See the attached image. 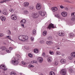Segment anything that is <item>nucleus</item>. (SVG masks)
Returning <instances> with one entry per match:
<instances>
[{
  "label": "nucleus",
  "instance_id": "4d7b16f0",
  "mask_svg": "<svg viewBox=\"0 0 75 75\" xmlns=\"http://www.w3.org/2000/svg\"><path fill=\"white\" fill-rule=\"evenodd\" d=\"M67 1V2H68V3H71V2H70V1Z\"/></svg>",
  "mask_w": 75,
  "mask_h": 75
},
{
  "label": "nucleus",
  "instance_id": "49530a36",
  "mask_svg": "<svg viewBox=\"0 0 75 75\" xmlns=\"http://www.w3.org/2000/svg\"><path fill=\"white\" fill-rule=\"evenodd\" d=\"M31 62L32 64H34V63H36V61H32Z\"/></svg>",
  "mask_w": 75,
  "mask_h": 75
},
{
  "label": "nucleus",
  "instance_id": "a211bd4d",
  "mask_svg": "<svg viewBox=\"0 0 75 75\" xmlns=\"http://www.w3.org/2000/svg\"><path fill=\"white\" fill-rule=\"evenodd\" d=\"M52 10L53 11H57L58 10V8L56 7H52Z\"/></svg>",
  "mask_w": 75,
  "mask_h": 75
},
{
  "label": "nucleus",
  "instance_id": "ea45409f",
  "mask_svg": "<svg viewBox=\"0 0 75 75\" xmlns=\"http://www.w3.org/2000/svg\"><path fill=\"white\" fill-rule=\"evenodd\" d=\"M9 11L11 12V13H13L14 11V10H13V9L12 8H11L10 10Z\"/></svg>",
  "mask_w": 75,
  "mask_h": 75
},
{
  "label": "nucleus",
  "instance_id": "f3484780",
  "mask_svg": "<svg viewBox=\"0 0 75 75\" xmlns=\"http://www.w3.org/2000/svg\"><path fill=\"white\" fill-rule=\"evenodd\" d=\"M0 18L2 21H5L6 20V17L5 16H1Z\"/></svg>",
  "mask_w": 75,
  "mask_h": 75
},
{
  "label": "nucleus",
  "instance_id": "2f4dec72",
  "mask_svg": "<svg viewBox=\"0 0 75 75\" xmlns=\"http://www.w3.org/2000/svg\"><path fill=\"white\" fill-rule=\"evenodd\" d=\"M47 34V32L46 31L44 30V31L43 32V35H44V36L46 35Z\"/></svg>",
  "mask_w": 75,
  "mask_h": 75
},
{
  "label": "nucleus",
  "instance_id": "b1692460",
  "mask_svg": "<svg viewBox=\"0 0 75 75\" xmlns=\"http://www.w3.org/2000/svg\"><path fill=\"white\" fill-rule=\"evenodd\" d=\"M3 14L4 15H7L8 13H7V11H6V10H5L4 11H3Z\"/></svg>",
  "mask_w": 75,
  "mask_h": 75
},
{
  "label": "nucleus",
  "instance_id": "f8f14e48",
  "mask_svg": "<svg viewBox=\"0 0 75 75\" xmlns=\"http://www.w3.org/2000/svg\"><path fill=\"white\" fill-rule=\"evenodd\" d=\"M55 28V26H54V25L53 24H52V23L50 24L48 27V28L50 30H51V28Z\"/></svg>",
  "mask_w": 75,
  "mask_h": 75
},
{
  "label": "nucleus",
  "instance_id": "aec40b11",
  "mask_svg": "<svg viewBox=\"0 0 75 75\" xmlns=\"http://www.w3.org/2000/svg\"><path fill=\"white\" fill-rule=\"evenodd\" d=\"M75 36L74 34L73 33H71L69 34V37L70 38L71 37H74Z\"/></svg>",
  "mask_w": 75,
  "mask_h": 75
},
{
  "label": "nucleus",
  "instance_id": "2eb2a0df",
  "mask_svg": "<svg viewBox=\"0 0 75 75\" xmlns=\"http://www.w3.org/2000/svg\"><path fill=\"white\" fill-rule=\"evenodd\" d=\"M37 59L38 62H40V63H41V62H42L43 61V58L41 57H38L37 58Z\"/></svg>",
  "mask_w": 75,
  "mask_h": 75
},
{
  "label": "nucleus",
  "instance_id": "ddd939ff",
  "mask_svg": "<svg viewBox=\"0 0 75 75\" xmlns=\"http://www.w3.org/2000/svg\"><path fill=\"white\" fill-rule=\"evenodd\" d=\"M29 5V3L28 2H24L23 4V6L25 7H28Z\"/></svg>",
  "mask_w": 75,
  "mask_h": 75
},
{
  "label": "nucleus",
  "instance_id": "bb28decb",
  "mask_svg": "<svg viewBox=\"0 0 75 75\" xmlns=\"http://www.w3.org/2000/svg\"><path fill=\"white\" fill-rule=\"evenodd\" d=\"M34 6L31 5L29 7V8L30 10H33L34 9Z\"/></svg>",
  "mask_w": 75,
  "mask_h": 75
},
{
  "label": "nucleus",
  "instance_id": "c756f323",
  "mask_svg": "<svg viewBox=\"0 0 75 75\" xmlns=\"http://www.w3.org/2000/svg\"><path fill=\"white\" fill-rule=\"evenodd\" d=\"M59 64V62H58V61H56L54 62V65H55V66L57 65H58Z\"/></svg>",
  "mask_w": 75,
  "mask_h": 75
},
{
  "label": "nucleus",
  "instance_id": "0eeeda50",
  "mask_svg": "<svg viewBox=\"0 0 75 75\" xmlns=\"http://www.w3.org/2000/svg\"><path fill=\"white\" fill-rule=\"evenodd\" d=\"M41 8V5L37 4L36 6V8L37 10H40V9Z\"/></svg>",
  "mask_w": 75,
  "mask_h": 75
},
{
  "label": "nucleus",
  "instance_id": "a19ab883",
  "mask_svg": "<svg viewBox=\"0 0 75 75\" xmlns=\"http://www.w3.org/2000/svg\"><path fill=\"white\" fill-rule=\"evenodd\" d=\"M28 55L29 57H33V54H28Z\"/></svg>",
  "mask_w": 75,
  "mask_h": 75
},
{
  "label": "nucleus",
  "instance_id": "bf43d9fd",
  "mask_svg": "<svg viewBox=\"0 0 75 75\" xmlns=\"http://www.w3.org/2000/svg\"><path fill=\"white\" fill-rule=\"evenodd\" d=\"M10 36H7L6 37V38H10Z\"/></svg>",
  "mask_w": 75,
  "mask_h": 75
},
{
  "label": "nucleus",
  "instance_id": "412c9836",
  "mask_svg": "<svg viewBox=\"0 0 75 75\" xmlns=\"http://www.w3.org/2000/svg\"><path fill=\"white\" fill-rule=\"evenodd\" d=\"M46 44L49 45H52L53 44V42L51 41H48L46 42Z\"/></svg>",
  "mask_w": 75,
  "mask_h": 75
},
{
  "label": "nucleus",
  "instance_id": "72a5a7b5",
  "mask_svg": "<svg viewBox=\"0 0 75 75\" xmlns=\"http://www.w3.org/2000/svg\"><path fill=\"white\" fill-rule=\"evenodd\" d=\"M23 13L25 14H28V11L27 10H25L24 11Z\"/></svg>",
  "mask_w": 75,
  "mask_h": 75
},
{
  "label": "nucleus",
  "instance_id": "6e6d98bb",
  "mask_svg": "<svg viewBox=\"0 0 75 75\" xmlns=\"http://www.w3.org/2000/svg\"><path fill=\"white\" fill-rule=\"evenodd\" d=\"M64 55L65 54H64L62 53V57H64Z\"/></svg>",
  "mask_w": 75,
  "mask_h": 75
},
{
  "label": "nucleus",
  "instance_id": "423d86ee",
  "mask_svg": "<svg viewBox=\"0 0 75 75\" xmlns=\"http://www.w3.org/2000/svg\"><path fill=\"white\" fill-rule=\"evenodd\" d=\"M13 47H10L9 48V50H8L7 49H6H6L4 50H6V52H7L8 53H10L11 52V51L12 50H13Z\"/></svg>",
  "mask_w": 75,
  "mask_h": 75
},
{
  "label": "nucleus",
  "instance_id": "58836bf2",
  "mask_svg": "<svg viewBox=\"0 0 75 75\" xmlns=\"http://www.w3.org/2000/svg\"><path fill=\"white\" fill-rule=\"evenodd\" d=\"M51 39H52V37L51 36H49L47 38V40H51Z\"/></svg>",
  "mask_w": 75,
  "mask_h": 75
},
{
  "label": "nucleus",
  "instance_id": "7ed1b4c3",
  "mask_svg": "<svg viewBox=\"0 0 75 75\" xmlns=\"http://www.w3.org/2000/svg\"><path fill=\"white\" fill-rule=\"evenodd\" d=\"M71 56H69L68 59L69 60H71L72 59L75 58V52H73L70 54Z\"/></svg>",
  "mask_w": 75,
  "mask_h": 75
},
{
  "label": "nucleus",
  "instance_id": "8fccbe9b",
  "mask_svg": "<svg viewBox=\"0 0 75 75\" xmlns=\"http://www.w3.org/2000/svg\"><path fill=\"white\" fill-rule=\"evenodd\" d=\"M11 31L10 30H8V34L9 35H11Z\"/></svg>",
  "mask_w": 75,
  "mask_h": 75
},
{
  "label": "nucleus",
  "instance_id": "a878e982",
  "mask_svg": "<svg viewBox=\"0 0 75 75\" xmlns=\"http://www.w3.org/2000/svg\"><path fill=\"white\" fill-rule=\"evenodd\" d=\"M11 0H4L3 1H1L0 2V3H3L4 2H6V1H10Z\"/></svg>",
  "mask_w": 75,
  "mask_h": 75
},
{
  "label": "nucleus",
  "instance_id": "79ce46f5",
  "mask_svg": "<svg viewBox=\"0 0 75 75\" xmlns=\"http://www.w3.org/2000/svg\"><path fill=\"white\" fill-rule=\"evenodd\" d=\"M72 21H75V18L74 17H72V18H71V19Z\"/></svg>",
  "mask_w": 75,
  "mask_h": 75
},
{
  "label": "nucleus",
  "instance_id": "6e6552de",
  "mask_svg": "<svg viewBox=\"0 0 75 75\" xmlns=\"http://www.w3.org/2000/svg\"><path fill=\"white\" fill-rule=\"evenodd\" d=\"M60 74L62 75H65L66 74V70L65 69H62L60 71Z\"/></svg>",
  "mask_w": 75,
  "mask_h": 75
},
{
  "label": "nucleus",
  "instance_id": "5701e85b",
  "mask_svg": "<svg viewBox=\"0 0 75 75\" xmlns=\"http://www.w3.org/2000/svg\"><path fill=\"white\" fill-rule=\"evenodd\" d=\"M35 34H36V30L34 29L32 31V35H35Z\"/></svg>",
  "mask_w": 75,
  "mask_h": 75
},
{
  "label": "nucleus",
  "instance_id": "37998d69",
  "mask_svg": "<svg viewBox=\"0 0 75 75\" xmlns=\"http://www.w3.org/2000/svg\"><path fill=\"white\" fill-rule=\"evenodd\" d=\"M22 64H23V65H25L26 64V63H25V62H24V61H22Z\"/></svg>",
  "mask_w": 75,
  "mask_h": 75
},
{
  "label": "nucleus",
  "instance_id": "cd10ccee",
  "mask_svg": "<svg viewBox=\"0 0 75 75\" xmlns=\"http://www.w3.org/2000/svg\"><path fill=\"white\" fill-rule=\"evenodd\" d=\"M10 75H17V74L14 71H12L10 73Z\"/></svg>",
  "mask_w": 75,
  "mask_h": 75
},
{
  "label": "nucleus",
  "instance_id": "69168bd1",
  "mask_svg": "<svg viewBox=\"0 0 75 75\" xmlns=\"http://www.w3.org/2000/svg\"><path fill=\"white\" fill-rule=\"evenodd\" d=\"M1 10H0V13H1Z\"/></svg>",
  "mask_w": 75,
  "mask_h": 75
},
{
  "label": "nucleus",
  "instance_id": "de8ad7c7",
  "mask_svg": "<svg viewBox=\"0 0 75 75\" xmlns=\"http://www.w3.org/2000/svg\"><path fill=\"white\" fill-rule=\"evenodd\" d=\"M30 39H31V40L32 41H34V38H33L31 37L30 38Z\"/></svg>",
  "mask_w": 75,
  "mask_h": 75
},
{
  "label": "nucleus",
  "instance_id": "c03bdc74",
  "mask_svg": "<svg viewBox=\"0 0 75 75\" xmlns=\"http://www.w3.org/2000/svg\"><path fill=\"white\" fill-rule=\"evenodd\" d=\"M42 56L43 57H45V53L44 52H43L42 54Z\"/></svg>",
  "mask_w": 75,
  "mask_h": 75
},
{
  "label": "nucleus",
  "instance_id": "9d476101",
  "mask_svg": "<svg viewBox=\"0 0 75 75\" xmlns=\"http://www.w3.org/2000/svg\"><path fill=\"white\" fill-rule=\"evenodd\" d=\"M0 69H4L5 71H6L7 69L6 68V66H4L3 65H2L0 66Z\"/></svg>",
  "mask_w": 75,
  "mask_h": 75
},
{
  "label": "nucleus",
  "instance_id": "603ef678",
  "mask_svg": "<svg viewBox=\"0 0 75 75\" xmlns=\"http://www.w3.org/2000/svg\"><path fill=\"white\" fill-rule=\"evenodd\" d=\"M21 25L23 27V28H24V24H21Z\"/></svg>",
  "mask_w": 75,
  "mask_h": 75
},
{
  "label": "nucleus",
  "instance_id": "f03ea898",
  "mask_svg": "<svg viewBox=\"0 0 75 75\" xmlns=\"http://www.w3.org/2000/svg\"><path fill=\"white\" fill-rule=\"evenodd\" d=\"M17 57L18 59H15L16 61L13 60L12 61V63L15 65H17L18 64V62L17 61H18V60H19V59H18V58H20V56L18 54Z\"/></svg>",
  "mask_w": 75,
  "mask_h": 75
},
{
  "label": "nucleus",
  "instance_id": "864d4df0",
  "mask_svg": "<svg viewBox=\"0 0 75 75\" xmlns=\"http://www.w3.org/2000/svg\"><path fill=\"white\" fill-rule=\"evenodd\" d=\"M69 71H70V72H72V69H69Z\"/></svg>",
  "mask_w": 75,
  "mask_h": 75
},
{
  "label": "nucleus",
  "instance_id": "09e8293b",
  "mask_svg": "<svg viewBox=\"0 0 75 75\" xmlns=\"http://www.w3.org/2000/svg\"><path fill=\"white\" fill-rule=\"evenodd\" d=\"M55 16L56 17H57L58 18H59V16L56 15Z\"/></svg>",
  "mask_w": 75,
  "mask_h": 75
},
{
  "label": "nucleus",
  "instance_id": "c85d7f7f",
  "mask_svg": "<svg viewBox=\"0 0 75 75\" xmlns=\"http://www.w3.org/2000/svg\"><path fill=\"white\" fill-rule=\"evenodd\" d=\"M50 75H55V73L53 71H51L50 73Z\"/></svg>",
  "mask_w": 75,
  "mask_h": 75
},
{
  "label": "nucleus",
  "instance_id": "a18cd8bd",
  "mask_svg": "<svg viewBox=\"0 0 75 75\" xmlns=\"http://www.w3.org/2000/svg\"><path fill=\"white\" fill-rule=\"evenodd\" d=\"M8 39H9V40H11V41H13V42H14V41L12 39H11V38H8Z\"/></svg>",
  "mask_w": 75,
  "mask_h": 75
},
{
  "label": "nucleus",
  "instance_id": "6ab92c4d",
  "mask_svg": "<svg viewBox=\"0 0 75 75\" xmlns=\"http://www.w3.org/2000/svg\"><path fill=\"white\" fill-rule=\"evenodd\" d=\"M61 14L63 17H66L67 16V13L63 12L61 13Z\"/></svg>",
  "mask_w": 75,
  "mask_h": 75
},
{
  "label": "nucleus",
  "instance_id": "e433bc0d",
  "mask_svg": "<svg viewBox=\"0 0 75 75\" xmlns=\"http://www.w3.org/2000/svg\"><path fill=\"white\" fill-rule=\"evenodd\" d=\"M71 16H72V17H75V13H72L71 14Z\"/></svg>",
  "mask_w": 75,
  "mask_h": 75
},
{
  "label": "nucleus",
  "instance_id": "473e14b6",
  "mask_svg": "<svg viewBox=\"0 0 75 75\" xmlns=\"http://www.w3.org/2000/svg\"><path fill=\"white\" fill-rule=\"evenodd\" d=\"M49 52V54H50V55H54V52L53 51H51V50H50Z\"/></svg>",
  "mask_w": 75,
  "mask_h": 75
},
{
  "label": "nucleus",
  "instance_id": "680f3d73",
  "mask_svg": "<svg viewBox=\"0 0 75 75\" xmlns=\"http://www.w3.org/2000/svg\"><path fill=\"white\" fill-rule=\"evenodd\" d=\"M20 75H22V73H20Z\"/></svg>",
  "mask_w": 75,
  "mask_h": 75
},
{
  "label": "nucleus",
  "instance_id": "c9c22d12",
  "mask_svg": "<svg viewBox=\"0 0 75 75\" xmlns=\"http://www.w3.org/2000/svg\"><path fill=\"white\" fill-rule=\"evenodd\" d=\"M28 67L29 68H33L34 67V66L31 64H29L28 66Z\"/></svg>",
  "mask_w": 75,
  "mask_h": 75
},
{
  "label": "nucleus",
  "instance_id": "338daca9",
  "mask_svg": "<svg viewBox=\"0 0 75 75\" xmlns=\"http://www.w3.org/2000/svg\"><path fill=\"white\" fill-rule=\"evenodd\" d=\"M41 75H43L42 74H41Z\"/></svg>",
  "mask_w": 75,
  "mask_h": 75
},
{
  "label": "nucleus",
  "instance_id": "052dcab7",
  "mask_svg": "<svg viewBox=\"0 0 75 75\" xmlns=\"http://www.w3.org/2000/svg\"><path fill=\"white\" fill-rule=\"evenodd\" d=\"M66 10H68V8H66Z\"/></svg>",
  "mask_w": 75,
  "mask_h": 75
},
{
  "label": "nucleus",
  "instance_id": "4c0bfd02",
  "mask_svg": "<svg viewBox=\"0 0 75 75\" xmlns=\"http://www.w3.org/2000/svg\"><path fill=\"white\" fill-rule=\"evenodd\" d=\"M45 42L43 40H41L40 41V44H44Z\"/></svg>",
  "mask_w": 75,
  "mask_h": 75
},
{
  "label": "nucleus",
  "instance_id": "393cba45",
  "mask_svg": "<svg viewBox=\"0 0 75 75\" xmlns=\"http://www.w3.org/2000/svg\"><path fill=\"white\" fill-rule=\"evenodd\" d=\"M0 49L2 50V51H4V50L6 49V47L4 46H2L0 47Z\"/></svg>",
  "mask_w": 75,
  "mask_h": 75
},
{
  "label": "nucleus",
  "instance_id": "4468645a",
  "mask_svg": "<svg viewBox=\"0 0 75 75\" xmlns=\"http://www.w3.org/2000/svg\"><path fill=\"white\" fill-rule=\"evenodd\" d=\"M39 13L42 16H44L45 14H46V13H44L43 11H39Z\"/></svg>",
  "mask_w": 75,
  "mask_h": 75
},
{
  "label": "nucleus",
  "instance_id": "0e129e2a",
  "mask_svg": "<svg viewBox=\"0 0 75 75\" xmlns=\"http://www.w3.org/2000/svg\"><path fill=\"white\" fill-rule=\"evenodd\" d=\"M59 49H60L59 47H58L57 48V50H59Z\"/></svg>",
  "mask_w": 75,
  "mask_h": 75
},
{
  "label": "nucleus",
  "instance_id": "dca6fc26",
  "mask_svg": "<svg viewBox=\"0 0 75 75\" xmlns=\"http://www.w3.org/2000/svg\"><path fill=\"white\" fill-rule=\"evenodd\" d=\"M66 60L64 59H62L60 60L61 64H65L66 62Z\"/></svg>",
  "mask_w": 75,
  "mask_h": 75
},
{
  "label": "nucleus",
  "instance_id": "f704fd0d",
  "mask_svg": "<svg viewBox=\"0 0 75 75\" xmlns=\"http://www.w3.org/2000/svg\"><path fill=\"white\" fill-rule=\"evenodd\" d=\"M34 51L35 53H38V49H34Z\"/></svg>",
  "mask_w": 75,
  "mask_h": 75
},
{
  "label": "nucleus",
  "instance_id": "13d9d810",
  "mask_svg": "<svg viewBox=\"0 0 75 75\" xmlns=\"http://www.w3.org/2000/svg\"><path fill=\"white\" fill-rule=\"evenodd\" d=\"M25 49H26V50H28V47H27V48L25 47Z\"/></svg>",
  "mask_w": 75,
  "mask_h": 75
},
{
  "label": "nucleus",
  "instance_id": "f257e3e1",
  "mask_svg": "<svg viewBox=\"0 0 75 75\" xmlns=\"http://www.w3.org/2000/svg\"><path fill=\"white\" fill-rule=\"evenodd\" d=\"M28 37L27 36L23 35H20L18 37V38L22 41L24 42L25 40L28 39Z\"/></svg>",
  "mask_w": 75,
  "mask_h": 75
},
{
  "label": "nucleus",
  "instance_id": "4be33fe9",
  "mask_svg": "<svg viewBox=\"0 0 75 75\" xmlns=\"http://www.w3.org/2000/svg\"><path fill=\"white\" fill-rule=\"evenodd\" d=\"M26 20L25 19H22L20 21L21 23H23V24H25L26 23Z\"/></svg>",
  "mask_w": 75,
  "mask_h": 75
},
{
  "label": "nucleus",
  "instance_id": "20e7f679",
  "mask_svg": "<svg viewBox=\"0 0 75 75\" xmlns=\"http://www.w3.org/2000/svg\"><path fill=\"white\" fill-rule=\"evenodd\" d=\"M57 34L60 37H64L65 35V34L64 33V32L62 30H60L58 32Z\"/></svg>",
  "mask_w": 75,
  "mask_h": 75
},
{
  "label": "nucleus",
  "instance_id": "7c9ffc66",
  "mask_svg": "<svg viewBox=\"0 0 75 75\" xmlns=\"http://www.w3.org/2000/svg\"><path fill=\"white\" fill-rule=\"evenodd\" d=\"M61 52L59 51H57L56 53L55 54L56 55H61Z\"/></svg>",
  "mask_w": 75,
  "mask_h": 75
},
{
  "label": "nucleus",
  "instance_id": "1a4fd4ad",
  "mask_svg": "<svg viewBox=\"0 0 75 75\" xmlns=\"http://www.w3.org/2000/svg\"><path fill=\"white\" fill-rule=\"evenodd\" d=\"M47 59L48 62H51V61L52 60V58L50 56H48Z\"/></svg>",
  "mask_w": 75,
  "mask_h": 75
},
{
  "label": "nucleus",
  "instance_id": "774afa93",
  "mask_svg": "<svg viewBox=\"0 0 75 75\" xmlns=\"http://www.w3.org/2000/svg\"><path fill=\"white\" fill-rule=\"evenodd\" d=\"M57 44H59V43H57Z\"/></svg>",
  "mask_w": 75,
  "mask_h": 75
},
{
  "label": "nucleus",
  "instance_id": "e2e57ef3",
  "mask_svg": "<svg viewBox=\"0 0 75 75\" xmlns=\"http://www.w3.org/2000/svg\"><path fill=\"white\" fill-rule=\"evenodd\" d=\"M17 30V28H15V29H14V30Z\"/></svg>",
  "mask_w": 75,
  "mask_h": 75
},
{
  "label": "nucleus",
  "instance_id": "3c124183",
  "mask_svg": "<svg viewBox=\"0 0 75 75\" xmlns=\"http://www.w3.org/2000/svg\"><path fill=\"white\" fill-rule=\"evenodd\" d=\"M60 8H64V6H63L62 5H61L60 6Z\"/></svg>",
  "mask_w": 75,
  "mask_h": 75
},
{
  "label": "nucleus",
  "instance_id": "39448f33",
  "mask_svg": "<svg viewBox=\"0 0 75 75\" xmlns=\"http://www.w3.org/2000/svg\"><path fill=\"white\" fill-rule=\"evenodd\" d=\"M11 18L13 20H16L17 19V16L14 14H13L11 16Z\"/></svg>",
  "mask_w": 75,
  "mask_h": 75
},
{
  "label": "nucleus",
  "instance_id": "5fc2aeb1",
  "mask_svg": "<svg viewBox=\"0 0 75 75\" xmlns=\"http://www.w3.org/2000/svg\"><path fill=\"white\" fill-rule=\"evenodd\" d=\"M3 35V34L0 33V37H2Z\"/></svg>",
  "mask_w": 75,
  "mask_h": 75
},
{
  "label": "nucleus",
  "instance_id": "9b49d317",
  "mask_svg": "<svg viewBox=\"0 0 75 75\" xmlns=\"http://www.w3.org/2000/svg\"><path fill=\"white\" fill-rule=\"evenodd\" d=\"M32 16L34 18H35L38 17V15H37L36 13H34L32 14Z\"/></svg>",
  "mask_w": 75,
  "mask_h": 75
}]
</instances>
